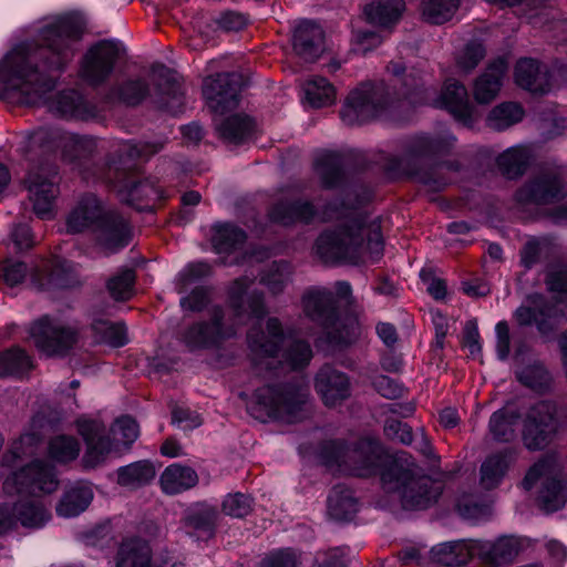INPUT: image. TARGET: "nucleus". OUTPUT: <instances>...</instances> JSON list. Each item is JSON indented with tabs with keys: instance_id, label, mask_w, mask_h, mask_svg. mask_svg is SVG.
I'll return each instance as SVG.
<instances>
[{
	"instance_id": "nucleus-1",
	"label": "nucleus",
	"mask_w": 567,
	"mask_h": 567,
	"mask_svg": "<svg viewBox=\"0 0 567 567\" xmlns=\"http://www.w3.org/2000/svg\"><path fill=\"white\" fill-rule=\"evenodd\" d=\"M83 25L72 17H56L39 30V45L21 44L0 62V85L17 92L21 102L38 104L54 87L47 71H61L72 61L82 39Z\"/></svg>"
},
{
	"instance_id": "nucleus-2",
	"label": "nucleus",
	"mask_w": 567,
	"mask_h": 567,
	"mask_svg": "<svg viewBox=\"0 0 567 567\" xmlns=\"http://www.w3.org/2000/svg\"><path fill=\"white\" fill-rule=\"evenodd\" d=\"M251 284L247 277L234 280L228 289L229 315L223 308L214 307L208 320L195 322L183 331L184 344L189 350L218 347L236 336L251 318H262L267 313L264 295L251 290Z\"/></svg>"
},
{
	"instance_id": "nucleus-3",
	"label": "nucleus",
	"mask_w": 567,
	"mask_h": 567,
	"mask_svg": "<svg viewBox=\"0 0 567 567\" xmlns=\"http://www.w3.org/2000/svg\"><path fill=\"white\" fill-rule=\"evenodd\" d=\"M58 486L54 468L42 461L32 462L8 475L3 491L8 495H17L18 499L0 505V533L18 520L25 527H41L50 515L39 502L29 499V496L53 493Z\"/></svg>"
},
{
	"instance_id": "nucleus-4",
	"label": "nucleus",
	"mask_w": 567,
	"mask_h": 567,
	"mask_svg": "<svg viewBox=\"0 0 567 567\" xmlns=\"http://www.w3.org/2000/svg\"><path fill=\"white\" fill-rule=\"evenodd\" d=\"M315 249L323 262L357 264L365 258L375 261L383 252L380 221L360 214H344L338 226L318 237Z\"/></svg>"
},
{
	"instance_id": "nucleus-5",
	"label": "nucleus",
	"mask_w": 567,
	"mask_h": 567,
	"mask_svg": "<svg viewBox=\"0 0 567 567\" xmlns=\"http://www.w3.org/2000/svg\"><path fill=\"white\" fill-rule=\"evenodd\" d=\"M309 396L305 382L268 383L254 392L248 410L262 422L275 419L293 423L306 416Z\"/></svg>"
},
{
	"instance_id": "nucleus-6",
	"label": "nucleus",
	"mask_w": 567,
	"mask_h": 567,
	"mask_svg": "<svg viewBox=\"0 0 567 567\" xmlns=\"http://www.w3.org/2000/svg\"><path fill=\"white\" fill-rule=\"evenodd\" d=\"M301 305L305 317L322 329L330 343L347 346L358 338L360 327L357 318L337 313L331 291L319 288L308 290L302 296Z\"/></svg>"
},
{
	"instance_id": "nucleus-7",
	"label": "nucleus",
	"mask_w": 567,
	"mask_h": 567,
	"mask_svg": "<svg viewBox=\"0 0 567 567\" xmlns=\"http://www.w3.org/2000/svg\"><path fill=\"white\" fill-rule=\"evenodd\" d=\"M327 464H337L357 476L375 474L383 463L384 452L373 439H362L353 446L342 442H328L322 449Z\"/></svg>"
},
{
	"instance_id": "nucleus-8",
	"label": "nucleus",
	"mask_w": 567,
	"mask_h": 567,
	"mask_svg": "<svg viewBox=\"0 0 567 567\" xmlns=\"http://www.w3.org/2000/svg\"><path fill=\"white\" fill-rule=\"evenodd\" d=\"M24 184L37 216L41 219L53 218L55 200L60 194L55 165L47 156L33 161Z\"/></svg>"
},
{
	"instance_id": "nucleus-9",
	"label": "nucleus",
	"mask_w": 567,
	"mask_h": 567,
	"mask_svg": "<svg viewBox=\"0 0 567 567\" xmlns=\"http://www.w3.org/2000/svg\"><path fill=\"white\" fill-rule=\"evenodd\" d=\"M390 475L395 476L401 494L402 505L406 509H423L435 503L443 491L441 482L433 481L429 476L419 475L414 468H398L395 465L391 473L383 474V482H388Z\"/></svg>"
},
{
	"instance_id": "nucleus-10",
	"label": "nucleus",
	"mask_w": 567,
	"mask_h": 567,
	"mask_svg": "<svg viewBox=\"0 0 567 567\" xmlns=\"http://www.w3.org/2000/svg\"><path fill=\"white\" fill-rule=\"evenodd\" d=\"M284 341L285 331L278 318H268L265 330L259 326L251 327L246 336L251 363L257 368L272 369Z\"/></svg>"
},
{
	"instance_id": "nucleus-11",
	"label": "nucleus",
	"mask_w": 567,
	"mask_h": 567,
	"mask_svg": "<svg viewBox=\"0 0 567 567\" xmlns=\"http://www.w3.org/2000/svg\"><path fill=\"white\" fill-rule=\"evenodd\" d=\"M389 97L390 92L383 86L363 84L349 93L340 111L341 120L347 125L368 122L388 106Z\"/></svg>"
},
{
	"instance_id": "nucleus-12",
	"label": "nucleus",
	"mask_w": 567,
	"mask_h": 567,
	"mask_svg": "<svg viewBox=\"0 0 567 567\" xmlns=\"http://www.w3.org/2000/svg\"><path fill=\"white\" fill-rule=\"evenodd\" d=\"M37 348L47 355H63L78 342V329L69 322L45 316L31 328Z\"/></svg>"
},
{
	"instance_id": "nucleus-13",
	"label": "nucleus",
	"mask_w": 567,
	"mask_h": 567,
	"mask_svg": "<svg viewBox=\"0 0 567 567\" xmlns=\"http://www.w3.org/2000/svg\"><path fill=\"white\" fill-rule=\"evenodd\" d=\"M557 430L556 405L549 401H540L526 415L523 443L529 451L542 450L549 444Z\"/></svg>"
},
{
	"instance_id": "nucleus-14",
	"label": "nucleus",
	"mask_w": 567,
	"mask_h": 567,
	"mask_svg": "<svg viewBox=\"0 0 567 567\" xmlns=\"http://www.w3.org/2000/svg\"><path fill=\"white\" fill-rule=\"evenodd\" d=\"M244 85L245 81L240 73H220L205 79L203 94L214 113L224 114L237 107Z\"/></svg>"
},
{
	"instance_id": "nucleus-15",
	"label": "nucleus",
	"mask_w": 567,
	"mask_h": 567,
	"mask_svg": "<svg viewBox=\"0 0 567 567\" xmlns=\"http://www.w3.org/2000/svg\"><path fill=\"white\" fill-rule=\"evenodd\" d=\"M567 167L561 166L557 172H546L522 186L516 193V200L523 206L542 205L565 197V178Z\"/></svg>"
},
{
	"instance_id": "nucleus-16",
	"label": "nucleus",
	"mask_w": 567,
	"mask_h": 567,
	"mask_svg": "<svg viewBox=\"0 0 567 567\" xmlns=\"http://www.w3.org/2000/svg\"><path fill=\"white\" fill-rule=\"evenodd\" d=\"M120 55V47L113 41H101L84 55L81 78L91 85L103 83L112 73Z\"/></svg>"
},
{
	"instance_id": "nucleus-17",
	"label": "nucleus",
	"mask_w": 567,
	"mask_h": 567,
	"mask_svg": "<svg viewBox=\"0 0 567 567\" xmlns=\"http://www.w3.org/2000/svg\"><path fill=\"white\" fill-rule=\"evenodd\" d=\"M30 147L40 148L43 154L53 147H61L62 155L69 161L81 156L89 151L91 142L79 135L61 132L59 130L39 128L29 137Z\"/></svg>"
},
{
	"instance_id": "nucleus-18",
	"label": "nucleus",
	"mask_w": 567,
	"mask_h": 567,
	"mask_svg": "<svg viewBox=\"0 0 567 567\" xmlns=\"http://www.w3.org/2000/svg\"><path fill=\"white\" fill-rule=\"evenodd\" d=\"M78 431L86 444L82 458L83 465L94 468L104 463L113 449V442L106 435L105 425L95 420H79Z\"/></svg>"
},
{
	"instance_id": "nucleus-19",
	"label": "nucleus",
	"mask_w": 567,
	"mask_h": 567,
	"mask_svg": "<svg viewBox=\"0 0 567 567\" xmlns=\"http://www.w3.org/2000/svg\"><path fill=\"white\" fill-rule=\"evenodd\" d=\"M150 80L155 86V103L172 114L182 111L184 96L179 83L174 74L165 65L158 64L152 68Z\"/></svg>"
},
{
	"instance_id": "nucleus-20",
	"label": "nucleus",
	"mask_w": 567,
	"mask_h": 567,
	"mask_svg": "<svg viewBox=\"0 0 567 567\" xmlns=\"http://www.w3.org/2000/svg\"><path fill=\"white\" fill-rule=\"evenodd\" d=\"M432 104L449 110L458 122L466 126L473 125L478 116L475 107L468 101L465 86L457 81H447Z\"/></svg>"
},
{
	"instance_id": "nucleus-21",
	"label": "nucleus",
	"mask_w": 567,
	"mask_h": 567,
	"mask_svg": "<svg viewBox=\"0 0 567 567\" xmlns=\"http://www.w3.org/2000/svg\"><path fill=\"white\" fill-rule=\"evenodd\" d=\"M94 234L97 245L105 254H113L122 249L130 239L126 220L114 212H103Z\"/></svg>"
},
{
	"instance_id": "nucleus-22",
	"label": "nucleus",
	"mask_w": 567,
	"mask_h": 567,
	"mask_svg": "<svg viewBox=\"0 0 567 567\" xmlns=\"http://www.w3.org/2000/svg\"><path fill=\"white\" fill-rule=\"evenodd\" d=\"M315 389L327 406H336L350 396L347 374L330 365L322 367L316 375Z\"/></svg>"
},
{
	"instance_id": "nucleus-23",
	"label": "nucleus",
	"mask_w": 567,
	"mask_h": 567,
	"mask_svg": "<svg viewBox=\"0 0 567 567\" xmlns=\"http://www.w3.org/2000/svg\"><path fill=\"white\" fill-rule=\"evenodd\" d=\"M323 41L324 33L318 24L302 21L295 29L292 47L301 59L313 62L323 52Z\"/></svg>"
},
{
	"instance_id": "nucleus-24",
	"label": "nucleus",
	"mask_w": 567,
	"mask_h": 567,
	"mask_svg": "<svg viewBox=\"0 0 567 567\" xmlns=\"http://www.w3.org/2000/svg\"><path fill=\"white\" fill-rule=\"evenodd\" d=\"M103 212L104 209L95 196H85L68 215L66 231L69 234H79L86 229L94 231Z\"/></svg>"
},
{
	"instance_id": "nucleus-25",
	"label": "nucleus",
	"mask_w": 567,
	"mask_h": 567,
	"mask_svg": "<svg viewBox=\"0 0 567 567\" xmlns=\"http://www.w3.org/2000/svg\"><path fill=\"white\" fill-rule=\"evenodd\" d=\"M515 458V451L513 449H505L488 455L480 468V486L485 491L496 488L502 483Z\"/></svg>"
},
{
	"instance_id": "nucleus-26",
	"label": "nucleus",
	"mask_w": 567,
	"mask_h": 567,
	"mask_svg": "<svg viewBox=\"0 0 567 567\" xmlns=\"http://www.w3.org/2000/svg\"><path fill=\"white\" fill-rule=\"evenodd\" d=\"M515 82L533 93H545L550 87L547 68L533 59H522L517 62Z\"/></svg>"
},
{
	"instance_id": "nucleus-27",
	"label": "nucleus",
	"mask_w": 567,
	"mask_h": 567,
	"mask_svg": "<svg viewBox=\"0 0 567 567\" xmlns=\"http://www.w3.org/2000/svg\"><path fill=\"white\" fill-rule=\"evenodd\" d=\"M405 9L404 0H372L363 7V14L369 23L390 29L401 20Z\"/></svg>"
},
{
	"instance_id": "nucleus-28",
	"label": "nucleus",
	"mask_w": 567,
	"mask_h": 567,
	"mask_svg": "<svg viewBox=\"0 0 567 567\" xmlns=\"http://www.w3.org/2000/svg\"><path fill=\"white\" fill-rule=\"evenodd\" d=\"M506 70V62L503 59H498L491 63L477 78L474 84V97L477 103L487 104L497 96L503 85Z\"/></svg>"
},
{
	"instance_id": "nucleus-29",
	"label": "nucleus",
	"mask_w": 567,
	"mask_h": 567,
	"mask_svg": "<svg viewBox=\"0 0 567 567\" xmlns=\"http://www.w3.org/2000/svg\"><path fill=\"white\" fill-rule=\"evenodd\" d=\"M476 554L492 567H499L513 561L520 546L514 537H502L494 543L476 540Z\"/></svg>"
},
{
	"instance_id": "nucleus-30",
	"label": "nucleus",
	"mask_w": 567,
	"mask_h": 567,
	"mask_svg": "<svg viewBox=\"0 0 567 567\" xmlns=\"http://www.w3.org/2000/svg\"><path fill=\"white\" fill-rule=\"evenodd\" d=\"M476 540L446 542L431 549L434 561L445 566H461L466 564L476 554Z\"/></svg>"
},
{
	"instance_id": "nucleus-31",
	"label": "nucleus",
	"mask_w": 567,
	"mask_h": 567,
	"mask_svg": "<svg viewBox=\"0 0 567 567\" xmlns=\"http://www.w3.org/2000/svg\"><path fill=\"white\" fill-rule=\"evenodd\" d=\"M54 111L63 117L86 121L97 114L95 105L75 91L62 92L54 102Z\"/></svg>"
},
{
	"instance_id": "nucleus-32",
	"label": "nucleus",
	"mask_w": 567,
	"mask_h": 567,
	"mask_svg": "<svg viewBox=\"0 0 567 567\" xmlns=\"http://www.w3.org/2000/svg\"><path fill=\"white\" fill-rule=\"evenodd\" d=\"M217 511L207 504H197L185 517L188 533L198 540H207L214 535Z\"/></svg>"
},
{
	"instance_id": "nucleus-33",
	"label": "nucleus",
	"mask_w": 567,
	"mask_h": 567,
	"mask_svg": "<svg viewBox=\"0 0 567 567\" xmlns=\"http://www.w3.org/2000/svg\"><path fill=\"white\" fill-rule=\"evenodd\" d=\"M159 483L165 494L175 495L194 487L198 475L192 467L174 463L163 471Z\"/></svg>"
},
{
	"instance_id": "nucleus-34",
	"label": "nucleus",
	"mask_w": 567,
	"mask_h": 567,
	"mask_svg": "<svg viewBox=\"0 0 567 567\" xmlns=\"http://www.w3.org/2000/svg\"><path fill=\"white\" fill-rule=\"evenodd\" d=\"M315 215V208L309 202H280L270 212V219L288 226L297 221L308 223Z\"/></svg>"
},
{
	"instance_id": "nucleus-35",
	"label": "nucleus",
	"mask_w": 567,
	"mask_h": 567,
	"mask_svg": "<svg viewBox=\"0 0 567 567\" xmlns=\"http://www.w3.org/2000/svg\"><path fill=\"white\" fill-rule=\"evenodd\" d=\"M215 127L220 138L230 144L244 143L251 134L252 121L241 114L228 116L221 121H215Z\"/></svg>"
},
{
	"instance_id": "nucleus-36",
	"label": "nucleus",
	"mask_w": 567,
	"mask_h": 567,
	"mask_svg": "<svg viewBox=\"0 0 567 567\" xmlns=\"http://www.w3.org/2000/svg\"><path fill=\"white\" fill-rule=\"evenodd\" d=\"M151 548L144 540H124L117 551L116 567H150Z\"/></svg>"
},
{
	"instance_id": "nucleus-37",
	"label": "nucleus",
	"mask_w": 567,
	"mask_h": 567,
	"mask_svg": "<svg viewBox=\"0 0 567 567\" xmlns=\"http://www.w3.org/2000/svg\"><path fill=\"white\" fill-rule=\"evenodd\" d=\"M92 499V488L84 484H76L63 495L56 507V512L62 517L76 516L85 511Z\"/></svg>"
},
{
	"instance_id": "nucleus-38",
	"label": "nucleus",
	"mask_w": 567,
	"mask_h": 567,
	"mask_svg": "<svg viewBox=\"0 0 567 567\" xmlns=\"http://www.w3.org/2000/svg\"><path fill=\"white\" fill-rule=\"evenodd\" d=\"M532 152L527 146L517 145L503 152L497 158V165L508 178L520 176L529 165Z\"/></svg>"
},
{
	"instance_id": "nucleus-39",
	"label": "nucleus",
	"mask_w": 567,
	"mask_h": 567,
	"mask_svg": "<svg viewBox=\"0 0 567 567\" xmlns=\"http://www.w3.org/2000/svg\"><path fill=\"white\" fill-rule=\"evenodd\" d=\"M358 512V503L352 492L336 486L328 496V514L336 520H349Z\"/></svg>"
},
{
	"instance_id": "nucleus-40",
	"label": "nucleus",
	"mask_w": 567,
	"mask_h": 567,
	"mask_svg": "<svg viewBox=\"0 0 567 567\" xmlns=\"http://www.w3.org/2000/svg\"><path fill=\"white\" fill-rule=\"evenodd\" d=\"M305 96L312 107H324L337 99L336 87L322 76H312L303 84Z\"/></svg>"
},
{
	"instance_id": "nucleus-41",
	"label": "nucleus",
	"mask_w": 567,
	"mask_h": 567,
	"mask_svg": "<svg viewBox=\"0 0 567 567\" xmlns=\"http://www.w3.org/2000/svg\"><path fill=\"white\" fill-rule=\"evenodd\" d=\"M118 190L123 199L131 205H136L138 208H143V206L137 205L140 202H154L164 197L163 190L150 179L141 182L130 181L127 184L122 185Z\"/></svg>"
},
{
	"instance_id": "nucleus-42",
	"label": "nucleus",
	"mask_w": 567,
	"mask_h": 567,
	"mask_svg": "<svg viewBox=\"0 0 567 567\" xmlns=\"http://www.w3.org/2000/svg\"><path fill=\"white\" fill-rule=\"evenodd\" d=\"M212 243L217 252H230L246 241V233L233 224H218L213 227Z\"/></svg>"
},
{
	"instance_id": "nucleus-43",
	"label": "nucleus",
	"mask_w": 567,
	"mask_h": 567,
	"mask_svg": "<svg viewBox=\"0 0 567 567\" xmlns=\"http://www.w3.org/2000/svg\"><path fill=\"white\" fill-rule=\"evenodd\" d=\"M343 161L337 152H323L316 159V172L324 187H333L342 179Z\"/></svg>"
},
{
	"instance_id": "nucleus-44",
	"label": "nucleus",
	"mask_w": 567,
	"mask_h": 567,
	"mask_svg": "<svg viewBox=\"0 0 567 567\" xmlns=\"http://www.w3.org/2000/svg\"><path fill=\"white\" fill-rule=\"evenodd\" d=\"M455 137L445 133L440 137L420 136L414 140L408 154V159L425 158L444 153L453 146Z\"/></svg>"
},
{
	"instance_id": "nucleus-45",
	"label": "nucleus",
	"mask_w": 567,
	"mask_h": 567,
	"mask_svg": "<svg viewBox=\"0 0 567 567\" xmlns=\"http://www.w3.org/2000/svg\"><path fill=\"white\" fill-rule=\"evenodd\" d=\"M530 306H522L517 308L514 317L519 326H530L536 322L538 330L542 333L547 331L544 321L539 320V317H550L551 308L544 305V298L540 295H532L528 297Z\"/></svg>"
},
{
	"instance_id": "nucleus-46",
	"label": "nucleus",
	"mask_w": 567,
	"mask_h": 567,
	"mask_svg": "<svg viewBox=\"0 0 567 567\" xmlns=\"http://www.w3.org/2000/svg\"><path fill=\"white\" fill-rule=\"evenodd\" d=\"M460 3L461 0H422L421 16L429 23L442 24L453 18Z\"/></svg>"
},
{
	"instance_id": "nucleus-47",
	"label": "nucleus",
	"mask_w": 567,
	"mask_h": 567,
	"mask_svg": "<svg viewBox=\"0 0 567 567\" xmlns=\"http://www.w3.org/2000/svg\"><path fill=\"white\" fill-rule=\"evenodd\" d=\"M155 477V470L148 462H136L121 467L117 473V483L126 487H140Z\"/></svg>"
},
{
	"instance_id": "nucleus-48",
	"label": "nucleus",
	"mask_w": 567,
	"mask_h": 567,
	"mask_svg": "<svg viewBox=\"0 0 567 567\" xmlns=\"http://www.w3.org/2000/svg\"><path fill=\"white\" fill-rule=\"evenodd\" d=\"M524 117V111L517 103L507 102L495 106L487 116V125L496 131H503Z\"/></svg>"
},
{
	"instance_id": "nucleus-49",
	"label": "nucleus",
	"mask_w": 567,
	"mask_h": 567,
	"mask_svg": "<svg viewBox=\"0 0 567 567\" xmlns=\"http://www.w3.org/2000/svg\"><path fill=\"white\" fill-rule=\"evenodd\" d=\"M567 502L565 486L554 478H546L538 496L539 507L546 513H553L564 507Z\"/></svg>"
},
{
	"instance_id": "nucleus-50",
	"label": "nucleus",
	"mask_w": 567,
	"mask_h": 567,
	"mask_svg": "<svg viewBox=\"0 0 567 567\" xmlns=\"http://www.w3.org/2000/svg\"><path fill=\"white\" fill-rule=\"evenodd\" d=\"M31 281L38 289H44L49 285L55 287L65 288L71 287L76 282L74 275V267L68 261L59 262L53 271L48 277V281L44 282L39 278L38 271L30 272Z\"/></svg>"
},
{
	"instance_id": "nucleus-51",
	"label": "nucleus",
	"mask_w": 567,
	"mask_h": 567,
	"mask_svg": "<svg viewBox=\"0 0 567 567\" xmlns=\"http://www.w3.org/2000/svg\"><path fill=\"white\" fill-rule=\"evenodd\" d=\"M150 94L148 85L142 80H128L114 87L110 93V99L118 100L127 105L141 103Z\"/></svg>"
},
{
	"instance_id": "nucleus-52",
	"label": "nucleus",
	"mask_w": 567,
	"mask_h": 567,
	"mask_svg": "<svg viewBox=\"0 0 567 567\" xmlns=\"http://www.w3.org/2000/svg\"><path fill=\"white\" fill-rule=\"evenodd\" d=\"M388 72L393 75L392 87L396 96L408 97L412 90H416L421 84V78L413 72L405 73V68L399 62H391Z\"/></svg>"
},
{
	"instance_id": "nucleus-53",
	"label": "nucleus",
	"mask_w": 567,
	"mask_h": 567,
	"mask_svg": "<svg viewBox=\"0 0 567 567\" xmlns=\"http://www.w3.org/2000/svg\"><path fill=\"white\" fill-rule=\"evenodd\" d=\"M312 358V350L309 343L295 340L289 343L287 349L282 352L281 359L278 363L287 364L290 369H301L306 367Z\"/></svg>"
},
{
	"instance_id": "nucleus-54",
	"label": "nucleus",
	"mask_w": 567,
	"mask_h": 567,
	"mask_svg": "<svg viewBox=\"0 0 567 567\" xmlns=\"http://www.w3.org/2000/svg\"><path fill=\"white\" fill-rule=\"evenodd\" d=\"M49 453L58 462H70L79 456L80 444L75 437L59 435L51 440Z\"/></svg>"
},
{
	"instance_id": "nucleus-55",
	"label": "nucleus",
	"mask_w": 567,
	"mask_h": 567,
	"mask_svg": "<svg viewBox=\"0 0 567 567\" xmlns=\"http://www.w3.org/2000/svg\"><path fill=\"white\" fill-rule=\"evenodd\" d=\"M517 416L505 411H496L489 420V431L493 437L501 442H508L515 436Z\"/></svg>"
},
{
	"instance_id": "nucleus-56",
	"label": "nucleus",
	"mask_w": 567,
	"mask_h": 567,
	"mask_svg": "<svg viewBox=\"0 0 567 567\" xmlns=\"http://www.w3.org/2000/svg\"><path fill=\"white\" fill-rule=\"evenodd\" d=\"M518 380L535 391H544L550 384V375L542 364H533L517 373Z\"/></svg>"
},
{
	"instance_id": "nucleus-57",
	"label": "nucleus",
	"mask_w": 567,
	"mask_h": 567,
	"mask_svg": "<svg viewBox=\"0 0 567 567\" xmlns=\"http://www.w3.org/2000/svg\"><path fill=\"white\" fill-rule=\"evenodd\" d=\"M29 368L30 359L20 349H11L0 354V377L16 374Z\"/></svg>"
},
{
	"instance_id": "nucleus-58",
	"label": "nucleus",
	"mask_w": 567,
	"mask_h": 567,
	"mask_svg": "<svg viewBox=\"0 0 567 567\" xmlns=\"http://www.w3.org/2000/svg\"><path fill=\"white\" fill-rule=\"evenodd\" d=\"M133 282L134 272L124 270L109 280L107 289L115 300H127L133 295Z\"/></svg>"
},
{
	"instance_id": "nucleus-59",
	"label": "nucleus",
	"mask_w": 567,
	"mask_h": 567,
	"mask_svg": "<svg viewBox=\"0 0 567 567\" xmlns=\"http://www.w3.org/2000/svg\"><path fill=\"white\" fill-rule=\"evenodd\" d=\"M29 272V268L22 261L8 259L0 265V278L9 287L23 282Z\"/></svg>"
},
{
	"instance_id": "nucleus-60",
	"label": "nucleus",
	"mask_w": 567,
	"mask_h": 567,
	"mask_svg": "<svg viewBox=\"0 0 567 567\" xmlns=\"http://www.w3.org/2000/svg\"><path fill=\"white\" fill-rule=\"evenodd\" d=\"M456 507L460 515L470 520H480L488 515V506L485 503L475 501L472 495L461 496Z\"/></svg>"
},
{
	"instance_id": "nucleus-61",
	"label": "nucleus",
	"mask_w": 567,
	"mask_h": 567,
	"mask_svg": "<svg viewBox=\"0 0 567 567\" xmlns=\"http://www.w3.org/2000/svg\"><path fill=\"white\" fill-rule=\"evenodd\" d=\"M111 431L113 433L114 441L123 444L133 443L140 434L137 423L128 416L117 419Z\"/></svg>"
},
{
	"instance_id": "nucleus-62",
	"label": "nucleus",
	"mask_w": 567,
	"mask_h": 567,
	"mask_svg": "<svg viewBox=\"0 0 567 567\" xmlns=\"http://www.w3.org/2000/svg\"><path fill=\"white\" fill-rule=\"evenodd\" d=\"M162 142L156 143H124L120 147L121 156H126L131 159L134 158H148L150 156L156 154L163 148Z\"/></svg>"
},
{
	"instance_id": "nucleus-63",
	"label": "nucleus",
	"mask_w": 567,
	"mask_h": 567,
	"mask_svg": "<svg viewBox=\"0 0 567 567\" xmlns=\"http://www.w3.org/2000/svg\"><path fill=\"white\" fill-rule=\"evenodd\" d=\"M485 50L481 43L471 42L465 45L457 56V66L464 71H472L484 58Z\"/></svg>"
},
{
	"instance_id": "nucleus-64",
	"label": "nucleus",
	"mask_w": 567,
	"mask_h": 567,
	"mask_svg": "<svg viewBox=\"0 0 567 567\" xmlns=\"http://www.w3.org/2000/svg\"><path fill=\"white\" fill-rule=\"evenodd\" d=\"M251 509V499L240 493L228 495L223 502V511L233 517H244Z\"/></svg>"
}]
</instances>
